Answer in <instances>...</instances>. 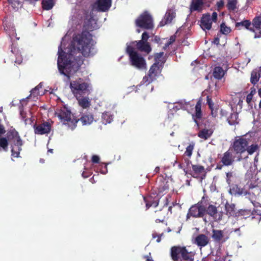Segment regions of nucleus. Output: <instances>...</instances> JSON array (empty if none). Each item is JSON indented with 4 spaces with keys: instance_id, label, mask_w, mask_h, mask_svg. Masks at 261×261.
<instances>
[{
    "instance_id": "62",
    "label": "nucleus",
    "mask_w": 261,
    "mask_h": 261,
    "mask_svg": "<svg viewBox=\"0 0 261 261\" xmlns=\"http://www.w3.org/2000/svg\"><path fill=\"white\" fill-rule=\"evenodd\" d=\"M258 106L259 108H261V100L259 101Z\"/></svg>"
},
{
    "instance_id": "43",
    "label": "nucleus",
    "mask_w": 261,
    "mask_h": 261,
    "mask_svg": "<svg viewBox=\"0 0 261 261\" xmlns=\"http://www.w3.org/2000/svg\"><path fill=\"white\" fill-rule=\"evenodd\" d=\"M144 200L145 202H146V206L147 208H149L151 206H153L154 207H156L158 205V203L156 202H153L151 203H149L148 200L147 198L144 197Z\"/></svg>"
},
{
    "instance_id": "46",
    "label": "nucleus",
    "mask_w": 261,
    "mask_h": 261,
    "mask_svg": "<svg viewBox=\"0 0 261 261\" xmlns=\"http://www.w3.org/2000/svg\"><path fill=\"white\" fill-rule=\"evenodd\" d=\"M175 40V36H172L170 37L169 39V41L166 44V46H169L170 44H171L173 42H174Z\"/></svg>"
},
{
    "instance_id": "22",
    "label": "nucleus",
    "mask_w": 261,
    "mask_h": 261,
    "mask_svg": "<svg viewBox=\"0 0 261 261\" xmlns=\"http://www.w3.org/2000/svg\"><path fill=\"white\" fill-rule=\"evenodd\" d=\"M79 105L84 109L87 108L90 106V100L88 97H76Z\"/></svg>"
},
{
    "instance_id": "64",
    "label": "nucleus",
    "mask_w": 261,
    "mask_h": 261,
    "mask_svg": "<svg viewBox=\"0 0 261 261\" xmlns=\"http://www.w3.org/2000/svg\"><path fill=\"white\" fill-rule=\"evenodd\" d=\"M137 32H138V33H140V30H139V29H138V30H137Z\"/></svg>"
},
{
    "instance_id": "28",
    "label": "nucleus",
    "mask_w": 261,
    "mask_h": 261,
    "mask_svg": "<svg viewBox=\"0 0 261 261\" xmlns=\"http://www.w3.org/2000/svg\"><path fill=\"white\" fill-rule=\"evenodd\" d=\"M251 22L249 20H244L241 22H238L236 23V27L239 28V30L241 29L240 27H242L245 28L246 29L250 31L251 32Z\"/></svg>"
},
{
    "instance_id": "45",
    "label": "nucleus",
    "mask_w": 261,
    "mask_h": 261,
    "mask_svg": "<svg viewBox=\"0 0 261 261\" xmlns=\"http://www.w3.org/2000/svg\"><path fill=\"white\" fill-rule=\"evenodd\" d=\"M224 5V2L223 0H220L217 3V6L219 10H220Z\"/></svg>"
},
{
    "instance_id": "9",
    "label": "nucleus",
    "mask_w": 261,
    "mask_h": 261,
    "mask_svg": "<svg viewBox=\"0 0 261 261\" xmlns=\"http://www.w3.org/2000/svg\"><path fill=\"white\" fill-rule=\"evenodd\" d=\"M249 141L247 135L236 137L233 144V148L236 153L241 154L245 152L249 144Z\"/></svg>"
},
{
    "instance_id": "47",
    "label": "nucleus",
    "mask_w": 261,
    "mask_h": 261,
    "mask_svg": "<svg viewBox=\"0 0 261 261\" xmlns=\"http://www.w3.org/2000/svg\"><path fill=\"white\" fill-rule=\"evenodd\" d=\"M99 161V158L98 156L96 155H94L92 156V161L94 163H98Z\"/></svg>"
},
{
    "instance_id": "58",
    "label": "nucleus",
    "mask_w": 261,
    "mask_h": 261,
    "mask_svg": "<svg viewBox=\"0 0 261 261\" xmlns=\"http://www.w3.org/2000/svg\"><path fill=\"white\" fill-rule=\"evenodd\" d=\"M231 175H232L231 173H227V175H226L227 178H229V177L231 176Z\"/></svg>"
},
{
    "instance_id": "55",
    "label": "nucleus",
    "mask_w": 261,
    "mask_h": 261,
    "mask_svg": "<svg viewBox=\"0 0 261 261\" xmlns=\"http://www.w3.org/2000/svg\"><path fill=\"white\" fill-rule=\"evenodd\" d=\"M255 92H256L255 89H253L252 88H251V91L250 93H252V95H253L254 93H255Z\"/></svg>"
},
{
    "instance_id": "14",
    "label": "nucleus",
    "mask_w": 261,
    "mask_h": 261,
    "mask_svg": "<svg viewBox=\"0 0 261 261\" xmlns=\"http://www.w3.org/2000/svg\"><path fill=\"white\" fill-rule=\"evenodd\" d=\"M194 104H191L190 102H186L185 100H181L180 101L174 103L172 106H169L170 109H173L175 111L184 109L189 111L193 109Z\"/></svg>"
},
{
    "instance_id": "63",
    "label": "nucleus",
    "mask_w": 261,
    "mask_h": 261,
    "mask_svg": "<svg viewBox=\"0 0 261 261\" xmlns=\"http://www.w3.org/2000/svg\"><path fill=\"white\" fill-rule=\"evenodd\" d=\"M147 261H153V260L152 259H150L148 258Z\"/></svg>"
},
{
    "instance_id": "5",
    "label": "nucleus",
    "mask_w": 261,
    "mask_h": 261,
    "mask_svg": "<svg viewBox=\"0 0 261 261\" xmlns=\"http://www.w3.org/2000/svg\"><path fill=\"white\" fill-rule=\"evenodd\" d=\"M70 87L75 97H81L82 95L91 90L90 84L85 82L82 79L71 82Z\"/></svg>"
},
{
    "instance_id": "37",
    "label": "nucleus",
    "mask_w": 261,
    "mask_h": 261,
    "mask_svg": "<svg viewBox=\"0 0 261 261\" xmlns=\"http://www.w3.org/2000/svg\"><path fill=\"white\" fill-rule=\"evenodd\" d=\"M237 0H228L227 7L229 10L234 11L237 8Z\"/></svg>"
},
{
    "instance_id": "24",
    "label": "nucleus",
    "mask_w": 261,
    "mask_h": 261,
    "mask_svg": "<svg viewBox=\"0 0 261 261\" xmlns=\"http://www.w3.org/2000/svg\"><path fill=\"white\" fill-rule=\"evenodd\" d=\"M194 254L192 252H189L186 247H183L180 255L185 260L194 261Z\"/></svg>"
},
{
    "instance_id": "48",
    "label": "nucleus",
    "mask_w": 261,
    "mask_h": 261,
    "mask_svg": "<svg viewBox=\"0 0 261 261\" xmlns=\"http://www.w3.org/2000/svg\"><path fill=\"white\" fill-rule=\"evenodd\" d=\"M100 173L105 174L107 173L108 170H107V165H105L103 167H102L100 171Z\"/></svg>"
},
{
    "instance_id": "51",
    "label": "nucleus",
    "mask_w": 261,
    "mask_h": 261,
    "mask_svg": "<svg viewBox=\"0 0 261 261\" xmlns=\"http://www.w3.org/2000/svg\"><path fill=\"white\" fill-rule=\"evenodd\" d=\"M260 183V181H258V179H257V183H254V184H250V185L249 186V187L251 188H254L256 186H257L258 184H259Z\"/></svg>"
},
{
    "instance_id": "13",
    "label": "nucleus",
    "mask_w": 261,
    "mask_h": 261,
    "mask_svg": "<svg viewBox=\"0 0 261 261\" xmlns=\"http://www.w3.org/2000/svg\"><path fill=\"white\" fill-rule=\"evenodd\" d=\"M251 32L254 33V38L261 37V17L258 15L255 17L251 22Z\"/></svg>"
},
{
    "instance_id": "19",
    "label": "nucleus",
    "mask_w": 261,
    "mask_h": 261,
    "mask_svg": "<svg viewBox=\"0 0 261 261\" xmlns=\"http://www.w3.org/2000/svg\"><path fill=\"white\" fill-rule=\"evenodd\" d=\"M234 161V157L229 151L225 152L221 159V162L225 166L231 165Z\"/></svg>"
},
{
    "instance_id": "4",
    "label": "nucleus",
    "mask_w": 261,
    "mask_h": 261,
    "mask_svg": "<svg viewBox=\"0 0 261 261\" xmlns=\"http://www.w3.org/2000/svg\"><path fill=\"white\" fill-rule=\"evenodd\" d=\"M126 51L129 55L131 65L139 70H146L147 64L145 59L136 50V48L127 45Z\"/></svg>"
},
{
    "instance_id": "8",
    "label": "nucleus",
    "mask_w": 261,
    "mask_h": 261,
    "mask_svg": "<svg viewBox=\"0 0 261 261\" xmlns=\"http://www.w3.org/2000/svg\"><path fill=\"white\" fill-rule=\"evenodd\" d=\"M205 214V203L203 201H201L189 208L187 215V219H189L191 217L194 218L203 217Z\"/></svg>"
},
{
    "instance_id": "31",
    "label": "nucleus",
    "mask_w": 261,
    "mask_h": 261,
    "mask_svg": "<svg viewBox=\"0 0 261 261\" xmlns=\"http://www.w3.org/2000/svg\"><path fill=\"white\" fill-rule=\"evenodd\" d=\"M93 117L91 115H83L80 119L83 125H89L93 121Z\"/></svg>"
},
{
    "instance_id": "23",
    "label": "nucleus",
    "mask_w": 261,
    "mask_h": 261,
    "mask_svg": "<svg viewBox=\"0 0 261 261\" xmlns=\"http://www.w3.org/2000/svg\"><path fill=\"white\" fill-rule=\"evenodd\" d=\"M113 120V115L110 112H105L101 116V122L107 124L110 123Z\"/></svg>"
},
{
    "instance_id": "53",
    "label": "nucleus",
    "mask_w": 261,
    "mask_h": 261,
    "mask_svg": "<svg viewBox=\"0 0 261 261\" xmlns=\"http://www.w3.org/2000/svg\"><path fill=\"white\" fill-rule=\"evenodd\" d=\"M207 102L209 105V107H210V109H212V106L211 99L210 98H209V97L208 96L207 97Z\"/></svg>"
},
{
    "instance_id": "38",
    "label": "nucleus",
    "mask_w": 261,
    "mask_h": 261,
    "mask_svg": "<svg viewBox=\"0 0 261 261\" xmlns=\"http://www.w3.org/2000/svg\"><path fill=\"white\" fill-rule=\"evenodd\" d=\"M163 56L164 53L163 52L156 54L155 56V62H160L159 65L161 64V66H163V64L165 62V59Z\"/></svg>"
},
{
    "instance_id": "3",
    "label": "nucleus",
    "mask_w": 261,
    "mask_h": 261,
    "mask_svg": "<svg viewBox=\"0 0 261 261\" xmlns=\"http://www.w3.org/2000/svg\"><path fill=\"white\" fill-rule=\"evenodd\" d=\"M8 141L11 146L12 157L18 158L23 144L18 133L14 129H11L7 133V139L0 138V151L8 150Z\"/></svg>"
},
{
    "instance_id": "40",
    "label": "nucleus",
    "mask_w": 261,
    "mask_h": 261,
    "mask_svg": "<svg viewBox=\"0 0 261 261\" xmlns=\"http://www.w3.org/2000/svg\"><path fill=\"white\" fill-rule=\"evenodd\" d=\"M220 31L224 35H227L231 32V29L229 27L226 26L224 23H222L220 25Z\"/></svg>"
},
{
    "instance_id": "2",
    "label": "nucleus",
    "mask_w": 261,
    "mask_h": 261,
    "mask_svg": "<svg viewBox=\"0 0 261 261\" xmlns=\"http://www.w3.org/2000/svg\"><path fill=\"white\" fill-rule=\"evenodd\" d=\"M112 0H96L92 5V10H75L69 20L72 24H83V27L90 31L99 28L97 19L94 17V11L105 12L111 6Z\"/></svg>"
},
{
    "instance_id": "17",
    "label": "nucleus",
    "mask_w": 261,
    "mask_h": 261,
    "mask_svg": "<svg viewBox=\"0 0 261 261\" xmlns=\"http://www.w3.org/2000/svg\"><path fill=\"white\" fill-rule=\"evenodd\" d=\"M209 240L207 236L204 234L197 236L194 240V243L198 246L202 247L205 246L208 243Z\"/></svg>"
},
{
    "instance_id": "61",
    "label": "nucleus",
    "mask_w": 261,
    "mask_h": 261,
    "mask_svg": "<svg viewBox=\"0 0 261 261\" xmlns=\"http://www.w3.org/2000/svg\"><path fill=\"white\" fill-rule=\"evenodd\" d=\"M48 152H50V153H53V149H49V150H48Z\"/></svg>"
},
{
    "instance_id": "30",
    "label": "nucleus",
    "mask_w": 261,
    "mask_h": 261,
    "mask_svg": "<svg viewBox=\"0 0 261 261\" xmlns=\"http://www.w3.org/2000/svg\"><path fill=\"white\" fill-rule=\"evenodd\" d=\"M55 4V0H42V7L44 10H49L53 8Z\"/></svg>"
},
{
    "instance_id": "56",
    "label": "nucleus",
    "mask_w": 261,
    "mask_h": 261,
    "mask_svg": "<svg viewBox=\"0 0 261 261\" xmlns=\"http://www.w3.org/2000/svg\"><path fill=\"white\" fill-rule=\"evenodd\" d=\"M242 102L243 101L240 98H239L238 105L241 106L242 105Z\"/></svg>"
},
{
    "instance_id": "21",
    "label": "nucleus",
    "mask_w": 261,
    "mask_h": 261,
    "mask_svg": "<svg viewBox=\"0 0 261 261\" xmlns=\"http://www.w3.org/2000/svg\"><path fill=\"white\" fill-rule=\"evenodd\" d=\"M202 7V0H192L190 6V10L191 11H197L200 12L201 11Z\"/></svg>"
},
{
    "instance_id": "44",
    "label": "nucleus",
    "mask_w": 261,
    "mask_h": 261,
    "mask_svg": "<svg viewBox=\"0 0 261 261\" xmlns=\"http://www.w3.org/2000/svg\"><path fill=\"white\" fill-rule=\"evenodd\" d=\"M163 236V233H161L160 234H158L156 232H153L152 233V238H158L157 240H156V242L158 243H159L161 242V238Z\"/></svg>"
},
{
    "instance_id": "32",
    "label": "nucleus",
    "mask_w": 261,
    "mask_h": 261,
    "mask_svg": "<svg viewBox=\"0 0 261 261\" xmlns=\"http://www.w3.org/2000/svg\"><path fill=\"white\" fill-rule=\"evenodd\" d=\"M201 103L200 101H198L196 106H195V113L194 115H193V118L194 119V121L196 122L197 119H199L201 116Z\"/></svg>"
},
{
    "instance_id": "33",
    "label": "nucleus",
    "mask_w": 261,
    "mask_h": 261,
    "mask_svg": "<svg viewBox=\"0 0 261 261\" xmlns=\"http://www.w3.org/2000/svg\"><path fill=\"white\" fill-rule=\"evenodd\" d=\"M20 115L22 118L24 120L25 124H31L32 120L31 119L32 115L31 112H29L28 114L23 111H20Z\"/></svg>"
},
{
    "instance_id": "57",
    "label": "nucleus",
    "mask_w": 261,
    "mask_h": 261,
    "mask_svg": "<svg viewBox=\"0 0 261 261\" xmlns=\"http://www.w3.org/2000/svg\"><path fill=\"white\" fill-rule=\"evenodd\" d=\"M159 169H160L159 167H156L155 168L154 172H156V173H157V172H159Z\"/></svg>"
},
{
    "instance_id": "20",
    "label": "nucleus",
    "mask_w": 261,
    "mask_h": 261,
    "mask_svg": "<svg viewBox=\"0 0 261 261\" xmlns=\"http://www.w3.org/2000/svg\"><path fill=\"white\" fill-rule=\"evenodd\" d=\"M183 247L174 246L171 249V256L173 261H177L179 256L181 255Z\"/></svg>"
},
{
    "instance_id": "35",
    "label": "nucleus",
    "mask_w": 261,
    "mask_h": 261,
    "mask_svg": "<svg viewBox=\"0 0 261 261\" xmlns=\"http://www.w3.org/2000/svg\"><path fill=\"white\" fill-rule=\"evenodd\" d=\"M223 237V233L222 230H213L212 238L217 241H220Z\"/></svg>"
},
{
    "instance_id": "7",
    "label": "nucleus",
    "mask_w": 261,
    "mask_h": 261,
    "mask_svg": "<svg viewBox=\"0 0 261 261\" xmlns=\"http://www.w3.org/2000/svg\"><path fill=\"white\" fill-rule=\"evenodd\" d=\"M159 64L160 62H156L151 66L148 75L143 77L141 82L142 85H147L156 79V76L161 73L162 69V66Z\"/></svg>"
},
{
    "instance_id": "34",
    "label": "nucleus",
    "mask_w": 261,
    "mask_h": 261,
    "mask_svg": "<svg viewBox=\"0 0 261 261\" xmlns=\"http://www.w3.org/2000/svg\"><path fill=\"white\" fill-rule=\"evenodd\" d=\"M227 121L230 125H235L238 124L239 119L238 118V114L237 113L231 114L227 118Z\"/></svg>"
},
{
    "instance_id": "52",
    "label": "nucleus",
    "mask_w": 261,
    "mask_h": 261,
    "mask_svg": "<svg viewBox=\"0 0 261 261\" xmlns=\"http://www.w3.org/2000/svg\"><path fill=\"white\" fill-rule=\"evenodd\" d=\"M211 109V113L213 117H216L217 116V111L216 110H214L212 108Z\"/></svg>"
},
{
    "instance_id": "18",
    "label": "nucleus",
    "mask_w": 261,
    "mask_h": 261,
    "mask_svg": "<svg viewBox=\"0 0 261 261\" xmlns=\"http://www.w3.org/2000/svg\"><path fill=\"white\" fill-rule=\"evenodd\" d=\"M175 13L173 10H168L166 12L164 18L160 22V25L161 27H162L166 24L170 23L172 19L175 17Z\"/></svg>"
},
{
    "instance_id": "39",
    "label": "nucleus",
    "mask_w": 261,
    "mask_h": 261,
    "mask_svg": "<svg viewBox=\"0 0 261 261\" xmlns=\"http://www.w3.org/2000/svg\"><path fill=\"white\" fill-rule=\"evenodd\" d=\"M194 147V144L191 143L189 146H188L186 148V150L185 152V155L191 157L192 154L193 150Z\"/></svg>"
},
{
    "instance_id": "26",
    "label": "nucleus",
    "mask_w": 261,
    "mask_h": 261,
    "mask_svg": "<svg viewBox=\"0 0 261 261\" xmlns=\"http://www.w3.org/2000/svg\"><path fill=\"white\" fill-rule=\"evenodd\" d=\"M213 131L211 129H204L200 130L198 134V136L203 139V140H207L213 134Z\"/></svg>"
},
{
    "instance_id": "10",
    "label": "nucleus",
    "mask_w": 261,
    "mask_h": 261,
    "mask_svg": "<svg viewBox=\"0 0 261 261\" xmlns=\"http://www.w3.org/2000/svg\"><path fill=\"white\" fill-rule=\"evenodd\" d=\"M137 26L145 29H152L153 27L151 16L147 12L141 14L136 20Z\"/></svg>"
},
{
    "instance_id": "6",
    "label": "nucleus",
    "mask_w": 261,
    "mask_h": 261,
    "mask_svg": "<svg viewBox=\"0 0 261 261\" xmlns=\"http://www.w3.org/2000/svg\"><path fill=\"white\" fill-rule=\"evenodd\" d=\"M61 120V121L71 129H73L76 126L78 121L74 116L71 113L70 111L66 108L58 110L55 114Z\"/></svg>"
},
{
    "instance_id": "60",
    "label": "nucleus",
    "mask_w": 261,
    "mask_h": 261,
    "mask_svg": "<svg viewBox=\"0 0 261 261\" xmlns=\"http://www.w3.org/2000/svg\"><path fill=\"white\" fill-rule=\"evenodd\" d=\"M84 174H85V173H84V172H83V173H82V176H83L84 178H86V177H88V176H85Z\"/></svg>"
},
{
    "instance_id": "29",
    "label": "nucleus",
    "mask_w": 261,
    "mask_h": 261,
    "mask_svg": "<svg viewBox=\"0 0 261 261\" xmlns=\"http://www.w3.org/2000/svg\"><path fill=\"white\" fill-rule=\"evenodd\" d=\"M225 207L226 214L228 216H232L235 215V205L234 204L227 202L225 204Z\"/></svg>"
},
{
    "instance_id": "54",
    "label": "nucleus",
    "mask_w": 261,
    "mask_h": 261,
    "mask_svg": "<svg viewBox=\"0 0 261 261\" xmlns=\"http://www.w3.org/2000/svg\"><path fill=\"white\" fill-rule=\"evenodd\" d=\"M21 62H22V59H21V57L18 58L15 61V63H17L18 64H20Z\"/></svg>"
},
{
    "instance_id": "50",
    "label": "nucleus",
    "mask_w": 261,
    "mask_h": 261,
    "mask_svg": "<svg viewBox=\"0 0 261 261\" xmlns=\"http://www.w3.org/2000/svg\"><path fill=\"white\" fill-rule=\"evenodd\" d=\"M5 133L4 126L0 124V136Z\"/></svg>"
},
{
    "instance_id": "12",
    "label": "nucleus",
    "mask_w": 261,
    "mask_h": 261,
    "mask_svg": "<svg viewBox=\"0 0 261 261\" xmlns=\"http://www.w3.org/2000/svg\"><path fill=\"white\" fill-rule=\"evenodd\" d=\"M148 39V35L146 32L143 33L142 35V40L139 41H135L130 43L129 45H131L132 46L136 47L141 51H145L147 53H149L151 51V47L147 42V40Z\"/></svg>"
},
{
    "instance_id": "11",
    "label": "nucleus",
    "mask_w": 261,
    "mask_h": 261,
    "mask_svg": "<svg viewBox=\"0 0 261 261\" xmlns=\"http://www.w3.org/2000/svg\"><path fill=\"white\" fill-rule=\"evenodd\" d=\"M217 20V13L214 12L212 16L210 14H203L200 20V27L204 31L210 30L212 28L213 22Z\"/></svg>"
},
{
    "instance_id": "25",
    "label": "nucleus",
    "mask_w": 261,
    "mask_h": 261,
    "mask_svg": "<svg viewBox=\"0 0 261 261\" xmlns=\"http://www.w3.org/2000/svg\"><path fill=\"white\" fill-rule=\"evenodd\" d=\"M42 84L40 83L37 86H36L33 90L31 91V93L30 95L31 97L34 96V97H37L38 98V96L40 95H42L44 94V92L43 90L40 91V89H42Z\"/></svg>"
},
{
    "instance_id": "41",
    "label": "nucleus",
    "mask_w": 261,
    "mask_h": 261,
    "mask_svg": "<svg viewBox=\"0 0 261 261\" xmlns=\"http://www.w3.org/2000/svg\"><path fill=\"white\" fill-rule=\"evenodd\" d=\"M258 148L257 145L252 144L249 147H247L246 151L248 154H252L255 152Z\"/></svg>"
},
{
    "instance_id": "16",
    "label": "nucleus",
    "mask_w": 261,
    "mask_h": 261,
    "mask_svg": "<svg viewBox=\"0 0 261 261\" xmlns=\"http://www.w3.org/2000/svg\"><path fill=\"white\" fill-rule=\"evenodd\" d=\"M50 130V125L47 122L37 126L35 128V134L43 135L48 134Z\"/></svg>"
},
{
    "instance_id": "15",
    "label": "nucleus",
    "mask_w": 261,
    "mask_h": 261,
    "mask_svg": "<svg viewBox=\"0 0 261 261\" xmlns=\"http://www.w3.org/2000/svg\"><path fill=\"white\" fill-rule=\"evenodd\" d=\"M205 213L216 221H220L222 219V215L221 213L218 215L217 208L215 205L209 204L206 207L205 205Z\"/></svg>"
},
{
    "instance_id": "59",
    "label": "nucleus",
    "mask_w": 261,
    "mask_h": 261,
    "mask_svg": "<svg viewBox=\"0 0 261 261\" xmlns=\"http://www.w3.org/2000/svg\"><path fill=\"white\" fill-rule=\"evenodd\" d=\"M258 95L261 96V89H258Z\"/></svg>"
},
{
    "instance_id": "27",
    "label": "nucleus",
    "mask_w": 261,
    "mask_h": 261,
    "mask_svg": "<svg viewBox=\"0 0 261 261\" xmlns=\"http://www.w3.org/2000/svg\"><path fill=\"white\" fill-rule=\"evenodd\" d=\"M225 74V71L223 68L220 66L216 67L213 71V76L215 78L220 80Z\"/></svg>"
},
{
    "instance_id": "42",
    "label": "nucleus",
    "mask_w": 261,
    "mask_h": 261,
    "mask_svg": "<svg viewBox=\"0 0 261 261\" xmlns=\"http://www.w3.org/2000/svg\"><path fill=\"white\" fill-rule=\"evenodd\" d=\"M192 169L196 173H201L204 171V168L199 165H193Z\"/></svg>"
},
{
    "instance_id": "49",
    "label": "nucleus",
    "mask_w": 261,
    "mask_h": 261,
    "mask_svg": "<svg viewBox=\"0 0 261 261\" xmlns=\"http://www.w3.org/2000/svg\"><path fill=\"white\" fill-rule=\"evenodd\" d=\"M252 96L253 95L252 93H249V94L247 95L246 97V101L248 103H250V102H251L252 99Z\"/></svg>"
},
{
    "instance_id": "36",
    "label": "nucleus",
    "mask_w": 261,
    "mask_h": 261,
    "mask_svg": "<svg viewBox=\"0 0 261 261\" xmlns=\"http://www.w3.org/2000/svg\"><path fill=\"white\" fill-rule=\"evenodd\" d=\"M260 77V73L259 72H257L255 70H253L251 73V82L255 84H256L259 80Z\"/></svg>"
},
{
    "instance_id": "1",
    "label": "nucleus",
    "mask_w": 261,
    "mask_h": 261,
    "mask_svg": "<svg viewBox=\"0 0 261 261\" xmlns=\"http://www.w3.org/2000/svg\"><path fill=\"white\" fill-rule=\"evenodd\" d=\"M68 39L67 35L62 38L58 49L57 62L60 73L68 77L79 69L81 63L79 56L81 53L84 57H89L96 53L94 41L89 32H84L76 35L66 46V42Z\"/></svg>"
}]
</instances>
